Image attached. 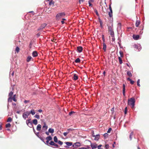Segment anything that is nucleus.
Here are the masks:
<instances>
[{
  "label": "nucleus",
  "mask_w": 149,
  "mask_h": 149,
  "mask_svg": "<svg viewBox=\"0 0 149 149\" xmlns=\"http://www.w3.org/2000/svg\"><path fill=\"white\" fill-rule=\"evenodd\" d=\"M68 130L69 131H70H70H73V130H74V129H68Z\"/></svg>",
  "instance_id": "obj_62"
},
{
  "label": "nucleus",
  "mask_w": 149,
  "mask_h": 149,
  "mask_svg": "<svg viewBox=\"0 0 149 149\" xmlns=\"http://www.w3.org/2000/svg\"><path fill=\"white\" fill-rule=\"evenodd\" d=\"M30 114V112L28 111L25 112L23 114V117L25 119H26Z\"/></svg>",
  "instance_id": "obj_3"
},
{
  "label": "nucleus",
  "mask_w": 149,
  "mask_h": 149,
  "mask_svg": "<svg viewBox=\"0 0 149 149\" xmlns=\"http://www.w3.org/2000/svg\"><path fill=\"white\" fill-rule=\"evenodd\" d=\"M130 83L131 84H133L134 83V81L131 80L130 81Z\"/></svg>",
  "instance_id": "obj_53"
},
{
  "label": "nucleus",
  "mask_w": 149,
  "mask_h": 149,
  "mask_svg": "<svg viewBox=\"0 0 149 149\" xmlns=\"http://www.w3.org/2000/svg\"><path fill=\"white\" fill-rule=\"evenodd\" d=\"M94 137H95V140H98L100 138V135H97L96 136L94 135Z\"/></svg>",
  "instance_id": "obj_18"
},
{
  "label": "nucleus",
  "mask_w": 149,
  "mask_h": 149,
  "mask_svg": "<svg viewBox=\"0 0 149 149\" xmlns=\"http://www.w3.org/2000/svg\"><path fill=\"white\" fill-rule=\"evenodd\" d=\"M123 93L124 96H125V86L124 84H123Z\"/></svg>",
  "instance_id": "obj_12"
},
{
  "label": "nucleus",
  "mask_w": 149,
  "mask_h": 149,
  "mask_svg": "<svg viewBox=\"0 0 149 149\" xmlns=\"http://www.w3.org/2000/svg\"><path fill=\"white\" fill-rule=\"evenodd\" d=\"M54 143H55L54 141H51L49 143V144L52 146H53Z\"/></svg>",
  "instance_id": "obj_42"
},
{
  "label": "nucleus",
  "mask_w": 149,
  "mask_h": 149,
  "mask_svg": "<svg viewBox=\"0 0 149 149\" xmlns=\"http://www.w3.org/2000/svg\"><path fill=\"white\" fill-rule=\"evenodd\" d=\"M80 62V60L79 58H77L75 60V62L76 63H79Z\"/></svg>",
  "instance_id": "obj_33"
},
{
  "label": "nucleus",
  "mask_w": 149,
  "mask_h": 149,
  "mask_svg": "<svg viewBox=\"0 0 149 149\" xmlns=\"http://www.w3.org/2000/svg\"><path fill=\"white\" fill-rule=\"evenodd\" d=\"M119 53L120 55V57H123V54L122 51H120L119 52Z\"/></svg>",
  "instance_id": "obj_37"
},
{
  "label": "nucleus",
  "mask_w": 149,
  "mask_h": 149,
  "mask_svg": "<svg viewBox=\"0 0 149 149\" xmlns=\"http://www.w3.org/2000/svg\"><path fill=\"white\" fill-rule=\"evenodd\" d=\"M133 38L135 40H137L139 38V35H134L133 36Z\"/></svg>",
  "instance_id": "obj_10"
},
{
  "label": "nucleus",
  "mask_w": 149,
  "mask_h": 149,
  "mask_svg": "<svg viewBox=\"0 0 149 149\" xmlns=\"http://www.w3.org/2000/svg\"><path fill=\"white\" fill-rule=\"evenodd\" d=\"M15 51L17 52V53H18L19 51V48L18 47H17L15 49Z\"/></svg>",
  "instance_id": "obj_40"
},
{
  "label": "nucleus",
  "mask_w": 149,
  "mask_h": 149,
  "mask_svg": "<svg viewBox=\"0 0 149 149\" xmlns=\"http://www.w3.org/2000/svg\"><path fill=\"white\" fill-rule=\"evenodd\" d=\"M29 100H25L24 101V102L25 103H26L28 102H29Z\"/></svg>",
  "instance_id": "obj_55"
},
{
  "label": "nucleus",
  "mask_w": 149,
  "mask_h": 149,
  "mask_svg": "<svg viewBox=\"0 0 149 149\" xmlns=\"http://www.w3.org/2000/svg\"><path fill=\"white\" fill-rule=\"evenodd\" d=\"M80 145H81V144L80 143L76 142V143H74V144L73 145V146L74 147H75V146H77V147L79 146H80Z\"/></svg>",
  "instance_id": "obj_14"
},
{
  "label": "nucleus",
  "mask_w": 149,
  "mask_h": 149,
  "mask_svg": "<svg viewBox=\"0 0 149 149\" xmlns=\"http://www.w3.org/2000/svg\"><path fill=\"white\" fill-rule=\"evenodd\" d=\"M48 132L49 133H53L54 132V130L53 129L50 128L48 130Z\"/></svg>",
  "instance_id": "obj_23"
},
{
  "label": "nucleus",
  "mask_w": 149,
  "mask_h": 149,
  "mask_svg": "<svg viewBox=\"0 0 149 149\" xmlns=\"http://www.w3.org/2000/svg\"><path fill=\"white\" fill-rule=\"evenodd\" d=\"M33 123L35 125H36L38 123V120L36 119H34L33 120Z\"/></svg>",
  "instance_id": "obj_26"
},
{
  "label": "nucleus",
  "mask_w": 149,
  "mask_h": 149,
  "mask_svg": "<svg viewBox=\"0 0 149 149\" xmlns=\"http://www.w3.org/2000/svg\"><path fill=\"white\" fill-rule=\"evenodd\" d=\"M16 96L15 95L13 97H12V98H13V100L15 101V102H16L17 101V99L15 98V96Z\"/></svg>",
  "instance_id": "obj_39"
},
{
  "label": "nucleus",
  "mask_w": 149,
  "mask_h": 149,
  "mask_svg": "<svg viewBox=\"0 0 149 149\" xmlns=\"http://www.w3.org/2000/svg\"><path fill=\"white\" fill-rule=\"evenodd\" d=\"M78 75L75 74H74L73 77V79L74 80H76L78 79Z\"/></svg>",
  "instance_id": "obj_15"
},
{
  "label": "nucleus",
  "mask_w": 149,
  "mask_h": 149,
  "mask_svg": "<svg viewBox=\"0 0 149 149\" xmlns=\"http://www.w3.org/2000/svg\"><path fill=\"white\" fill-rule=\"evenodd\" d=\"M127 107H126L125 108V109L124 112H125V114H127Z\"/></svg>",
  "instance_id": "obj_43"
},
{
  "label": "nucleus",
  "mask_w": 149,
  "mask_h": 149,
  "mask_svg": "<svg viewBox=\"0 0 149 149\" xmlns=\"http://www.w3.org/2000/svg\"><path fill=\"white\" fill-rule=\"evenodd\" d=\"M47 24L46 23H43L38 29V31H40L42 29L46 26Z\"/></svg>",
  "instance_id": "obj_4"
},
{
  "label": "nucleus",
  "mask_w": 149,
  "mask_h": 149,
  "mask_svg": "<svg viewBox=\"0 0 149 149\" xmlns=\"http://www.w3.org/2000/svg\"><path fill=\"white\" fill-rule=\"evenodd\" d=\"M108 134L107 133H105L104 134V136L105 137H107L108 136Z\"/></svg>",
  "instance_id": "obj_51"
},
{
  "label": "nucleus",
  "mask_w": 149,
  "mask_h": 149,
  "mask_svg": "<svg viewBox=\"0 0 149 149\" xmlns=\"http://www.w3.org/2000/svg\"><path fill=\"white\" fill-rule=\"evenodd\" d=\"M140 22L139 21H137L136 22L135 25L136 27H138L140 24Z\"/></svg>",
  "instance_id": "obj_28"
},
{
  "label": "nucleus",
  "mask_w": 149,
  "mask_h": 149,
  "mask_svg": "<svg viewBox=\"0 0 149 149\" xmlns=\"http://www.w3.org/2000/svg\"><path fill=\"white\" fill-rule=\"evenodd\" d=\"M40 35V33H38L36 34V36L38 37Z\"/></svg>",
  "instance_id": "obj_60"
},
{
  "label": "nucleus",
  "mask_w": 149,
  "mask_h": 149,
  "mask_svg": "<svg viewBox=\"0 0 149 149\" xmlns=\"http://www.w3.org/2000/svg\"><path fill=\"white\" fill-rule=\"evenodd\" d=\"M105 147L107 149H108L109 147V145L108 144L106 145Z\"/></svg>",
  "instance_id": "obj_50"
},
{
  "label": "nucleus",
  "mask_w": 149,
  "mask_h": 149,
  "mask_svg": "<svg viewBox=\"0 0 149 149\" xmlns=\"http://www.w3.org/2000/svg\"><path fill=\"white\" fill-rule=\"evenodd\" d=\"M127 74L130 77L132 76V74L130 71H128L127 72Z\"/></svg>",
  "instance_id": "obj_21"
},
{
  "label": "nucleus",
  "mask_w": 149,
  "mask_h": 149,
  "mask_svg": "<svg viewBox=\"0 0 149 149\" xmlns=\"http://www.w3.org/2000/svg\"><path fill=\"white\" fill-rule=\"evenodd\" d=\"M109 32L110 34L111 35V37H113L114 36V34L113 31Z\"/></svg>",
  "instance_id": "obj_24"
},
{
  "label": "nucleus",
  "mask_w": 149,
  "mask_h": 149,
  "mask_svg": "<svg viewBox=\"0 0 149 149\" xmlns=\"http://www.w3.org/2000/svg\"><path fill=\"white\" fill-rule=\"evenodd\" d=\"M118 59H119L120 64H121L122 63V59L120 57H119Z\"/></svg>",
  "instance_id": "obj_38"
},
{
  "label": "nucleus",
  "mask_w": 149,
  "mask_h": 149,
  "mask_svg": "<svg viewBox=\"0 0 149 149\" xmlns=\"http://www.w3.org/2000/svg\"><path fill=\"white\" fill-rule=\"evenodd\" d=\"M30 114L31 113L33 115H34L36 113L34 109L31 110L30 112Z\"/></svg>",
  "instance_id": "obj_29"
},
{
  "label": "nucleus",
  "mask_w": 149,
  "mask_h": 149,
  "mask_svg": "<svg viewBox=\"0 0 149 149\" xmlns=\"http://www.w3.org/2000/svg\"><path fill=\"white\" fill-rule=\"evenodd\" d=\"M13 92H10L9 94L8 97H12V95H13Z\"/></svg>",
  "instance_id": "obj_32"
},
{
  "label": "nucleus",
  "mask_w": 149,
  "mask_h": 149,
  "mask_svg": "<svg viewBox=\"0 0 149 149\" xmlns=\"http://www.w3.org/2000/svg\"><path fill=\"white\" fill-rule=\"evenodd\" d=\"M31 119L27 120L26 123L27 125L30 127H32L33 126L32 123L31 122Z\"/></svg>",
  "instance_id": "obj_5"
},
{
  "label": "nucleus",
  "mask_w": 149,
  "mask_h": 149,
  "mask_svg": "<svg viewBox=\"0 0 149 149\" xmlns=\"http://www.w3.org/2000/svg\"><path fill=\"white\" fill-rule=\"evenodd\" d=\"M65 15V14L64 12L58 13L56 15V19L59 20L61 18L63 17Z\"/></svg>",
  "instance_id": "obj_2"
},
{
  "label": "nucleus",
  "mask_w": 149,
  "mask_h": 149,
  "mask_svg": "<svg viewBox=\"0 0 149 149\" xmlns=\"http://www.w3.org/2000/svg\"><path fill=\"white\" fill-rule=\"evenodd\" d=\"M48 1H49V5H51L52 4L54 5V2L52 0H48Z\"/></svg>",
  "instance_id": "obj_30"
},
{
  "label": "nucleus",
  "mask_w": 149,
  "mask_h": 149,
  "mask_svg": "<svg viewBox=\"0 0 149 149\" xmlns=\"http://www.w3.org/2000/svg\"><path fill=\"white\" fill-rule=\"evenodd\" d=\"M67 146H70L72 145V143L71 142H66L65 143Z\"/></svg>",
  "instance_id": "obj_19"
},
{
  "label": "nucleus",
  "mask_w": 149,
  "mask_h": 149,
  "mask_svg": "<svg viewBox=\"0 0 149 149\" xmlns=\"http://www.w3.org/2000/svg\"><path fill=\"white\" fill-rule=\"evenodd\" d=\"M113 31V26L112 25L111 26H109L108 27V31L110 32Z\"/></svg>",
  "instance_id": "obj_13"
},
{
  "label": "nucleus",
  "mask_w": 149,
  "mask_h": 149,
  "mask_svg": "<svg viewBox=\"0 0 149 149\" xmlns=\"http://www.w3.org/2000/svg\"><path fill=\"white\" fill-rule=\"evenodd\" d=\"M13 100V98H12V97H9L8 99V102H12Z\"/></svg>",
  "instance_id": "obj_41"
},
{
  "label": "nucleus",
  "mask_w": 149,
  "mask_h": 149,
  "mask_svg": "<svg viewBox=\"0 0 149 149\" xmlns=\"http://www.w3.org/2000/svg\"><path fill=\"white\" fill-rule=\"evenodd\" d=\"M102 146V145H100L99 146H97V148H98V149H100V147Z\"/></svg>",
  "instance_id": "obj_58"
},
{
  "label": "nucleus",
  "mask_w": 149,
  "mask_h": 149,
  "mask_svg": "<svg viewBox=\"0 0 149 149\" xmlns=\"http://www.w3.org/2000/svg\"><path fill=\"white\" fill-rule=\"evenodd\" d=\"M6 128H10L11 127V125L9 123H8L6 125Z\"/></svg>",
  "instance_id": "obj_35"
},
{
  "label": "nucleus",
  "mask_w": 149,
  "mask_h": 149,
  "mask_svg": "<svg viewBox=\"0 0 149 149\" xmlns=\"http://www.w3.org/2000/svg\"><path fill=\"white\" fill-rule=\"evenodd\" d=\"M58 143L61 145L63 144V142L60 141H58Z\"/></svg>",
  "instance_id": "obj_46"
},
{
  "label": "nucleus",
  "mask_w": 149,
  "mask_h": 149,
  "mask_svg": "<svg viewBox=\"0 0 149 149\" xmlns=\"http://www.w3.org/2000/svg\"><path fill=\"white\" fill-rule=\"evenodd\" d=\"M133 46L134 48L138 49L139 51H140L141 49V47L140 45L134 44Z\"/></svg>",
  "instance_id": "obj_6"
},
{
  "label": "nucleus",
  "mask_w": 149,
  "mask_h": 149,
  "mask_svg": "<svg viewBox=\"0 0 149 149\" xmlns=\"http://www.w3.org/2000/svg\"><path fill=\"white\" fill-rule=\"evenodd\" d=\"M75 113V112H74V111H71L69 113V115L70 116H71L72 114H73V113Z\"/></svg>",
  "instance_id": "obj_47"
},
{
  "label": "nucleus",
  "mask_w": 149,
  "mask_h": 149,
  "mask_svg": "<svg viewBox=\"0 0 149 149\" xmlns=\"http://www.w3.org/2000/svg\"><path fill=\"white\" fill-rule=\"evenodd\" d=\"M77 49L78 52H81L83 50V48L81 46H78L77 47Z\"/></svg>",
  "instance_id": "obj_8"
},
{
  "label": "nucleus",
  "mask_w": 149,
  "mask_h": 149,
  "mask_svg": "<svg viewBox=\"0 0 149 149\" xmlns=\"http://www.w3.org/2000/svg\"><path fill=\"white\" fill-rule=\"evenodd\" d=\"M88 2L89 4V6H92V4L90 2Z\"/></svg>",
  "instance_id": "obj_63"
},
{
  "label": "nucleus",
  "mask_w": 149,
  "mask_h": 149,
  "mask_svg": "<svg viewBox=\"0 0 149 149\" xmlns=\"http://www.w3.org/2000/svg\"><path fill=\"white\" fill-rule=\"evenodd\" d=\"M109 10H112V8L111 7V5L110 4L109 6Z\"/></svg>",
  "instance_id": "obj_59"
},
{
  "label": "nucleus",
  "mask_w": 149,
  "mask_h": 149,
  "mask_svg": "<svg viewBox=\"0 0 149 149\" xmlns=\"http://www.w3.org/2000/svg\"><path fill=\"white\" fill-rule=\"evenodd\" d=\"M33 58L30 56H28L26 59V61L27 62H29L31 61H33Z\"/></svg>",
  "instance_id": "obj_11"
},
{
  "label": "nucleus",
  "mask_w": 149,
  "mask_h": 149,
  "mask_svg": "<svg viewBox=\"0 0 149 149\" xmlns=\"http://www.w3.org/2000/svg\"><path fill=\"white\" fill-rule=\"evenodd\" d=\"M109 15L110 17L112 16V10H110V11L109 12Z\"/></svg>",
  "instance_id": "obj_27"
},
{
  "label": "nucleus",
  "mask_w": 149,
  "mask_h": 149,
  "mask_svg": "<svg viewBox=\"0 0 149 149\" xmlns=\"http://www.w3.org/2000/svg\"><path fill=\"white\" fill-rule=\"evenodd\" d=\"M49 132H45V134L47 135H49Z\"/></svg>",
  "instance_id": "obj_64"
},
{
  "label": "nucleus",
  "mask_w": 149,
  "mask_h": 149,
  "mask_svg": "<svg viewBox=\"0 0 149 149\" xmlns=\"http://www.w3.org/2000/svg\"><path fill=\"white\" fill-rule=\"evenodd\" d=\"M63 134L65 136H66L68 134L66 132H65L63 133Z\"/></svg>",
  "instance_id": "obj_57"
},
{
  "label": "nucleus",
  "mask_w": 149,
  "mask_h": 149,
  "mask_svg": "<svg viewBox=\"0 0 149 149\" xmlns=\"http://www.w3.org/2000/svg\"><path fill=\"white\" fill-rule=\"evenodd\" d=\"M102 39L103 41V42H105V39L104 38V35H102Z\"/></svg>",
  "instance_id": "obj_49"
},
{
  "label": "nucleus",
  "mask_w": 149,
  "mask_h": 149,
  "mask_svg": "<svg viewBox=\"0 0 149 149\" xmlns=\"http://www.w3.org/2000/svg\"><path fill=\"white\" fill-rule=\"evenodd\" d=\"M39 134V133L38 132L37 133V134H36V135L38 136V137L43 141V142H44V139L43 138H42V137H41V136H38L37 135V134Z\"/></svg>",
  "instance_id": "obj_31"
},
{
  "label": "nucleus",
  "mask_w": 149,
  "mask_h": 149,
  "mask_svg": "<svg viewBox=\"0 0 149 149\" xmlns=\"http://www.w3.org/2000/svg\"><path fill=\"white\" fill-rule=\"evenodd\" d=\"M84 1V0H79V2L80 4L81 3L83 2Z\"/></svg>",
  "instance_id": "obj_52"
},
{
  "label": "nucleus",
  "mask_w": 149,
  "mask_h": 149,
  "mask_svg": "<svg viewBox=\"0 0 149 149\" xmlns=\"http://www.w3.org/2000/svg\"><path fill=\"white\" fill-rule=\"evenodd\" d=\"M111 130H112V129L111 128H109L107 131V132L108 133H110L111 131Z\"/></svg>",
  "instance_id": "obj_48"
},
{
  "label": "nucleus",
  "mask_w": 149,
  "mask_h": 149,
  "mask_svg": "<svg viewBox=\"0 0 149 149\" xmlns=\"http://www.w3.org/2000/svg\"><path fill=\"white\" fill-rule=\"evenodd\" d=\"M53 146L56 147H58V145L55 143L54 144Z\"/></svg>",
  "instance_id": "obj_54"
},
{
  "label": "nucleus",
  "mask_w": 149,
  "mask_h": 149,
  "mask_svg": "<svg viewBox=\"0 0 149 149\" xmlns=\"http://www.w3.org/2000/svg\"><path fill=\"white\" fill-rule=\"evenodd\" d=\"M46 139L47 140L49 141L52 140V138L51 136H48L46 138Z\"/></svg>",
  "instance_id": "obj_20"
},
{
  "label": "nucleus",
  "mask_w": 149,
  "mask_h": 149,
  "mask_svg": "<svg viewBox=\"0 0 149 149\" xmlns=\"http://www.w3.org/2000/svg\"><path fill=\"white\" fill-rule=\"evenodd\" d=\"M128 105L131 106V108L134 109L135 102V99L134 97H131L130 99H128Z\"/></svg>",
  "instance_id": "obj_1"
},
{
  "label": "nucleus",
  "mask_w": 149,
  "mask_h": 149,
  "mask_svg": "<svg viewBox=\"0 0 149 149\" xmlns=\"http://www.w3.org/2000/svg\"><path fill=\"white\" fill-rule=\"evenodd\" d=\"M96 14L98 16V12L97 11V10H95V11Z\"/></svg>",
  "instance_id": "obj_61"
},
{
  "label": "nucleus",
  "mask_w": 149,
  "mask_h": 149,
  "mask_svg": "<svg viewBox=\"0 0 149 149\" xmlns=\"http://www.w3.org/2000/svg\"><path fill=\"white\" fill-rule=\"evenodd\" d=\"M54 140L55 142L56 143L58 142V139L56 136H54Z\"/></svg>",
  "instance_id": "obj_34"
},
{
  "label": "nucleus",
  "mask_w": 149,
  "mask_h": 149,
  "mask_svg": "<svg viewBox=\"0 0 149 149\" xmlns=\"http://www.w3.org/2000/svg\"><path fill=\"white\" fill-rule=\"evenodd\" d=\"M48 126L46 125L45 123H44V125L42 126V132L45 131L47 129Z\"/></svg>",
  "instance_id": "obj_7"
},
{
  "label": "nucleus",
  "mask_w": 149,
  "mask_h": 149,
  "mask_svg": "<svg viewBox=\"0 0 149 149\" xmlns=\"http://www.w3.org/2000/svg\"><path fill=\"white\" fill-rule=\"evenodd\" d=\"M134 133L133 132H132L130 134V140H131L132 139V136L133 135Z\"/></svg>",
  "instance_id": "obj_25"
},
{
  "label": "nucleus",
  "mask_w": 149,
  "mask_h": 149,
  "mask_svg": "<svg viewBox=\"0 0 149 149\" xmlns=\"http://www.w3.org/2000/svg\"><path fill=\"white\" fill-rule=\"evenodd\" d=\"M34 117L38 119H39L40 118V116L39 115H36Z\"/></svg>",
  "instance_id": "obj_44"
},
{
  "label": "nucleus",
  "mask_w": 149,
  "mask_h": 149,
  "mask_svg": "<svg viewBox=\"0 0 149 149\" xmlns=\"http://www.w3.org/2000/svg\"><path fill=\"white\" fill-rule=\"evenodd\" d=\"M139 83H140V79H139L137 81V85L139 86H140V84H139Z\"/></svg>",
  "instance_id": "obj_45"
},
{
  "label": "nucleus",
  "mask_w": 149,
  "mask_h": 149,
  "mask_svg": "<svg viewBox=\"0 0 149 149\" xmlns=\"http://www.w3.org/2000/svg\"><path fill=\"white\" fill-rule=\"evenodd\" d=\"M112 37V41L113 42L114 41H115V38H114V36H113V37Z\"/></svg>",
  "instance_id": "obj_56"
},
{
  "label": "nucleus",
  "mask_w": 149,
  "mask_h": 149,
  "mask_svg": "<svg viewBox=\"0 0 149 149\" xmlns=\"http://www.w3.org/2000/svg\"><path fill=\"white\" fill-rule=\"evenodd\" d=\"M91 146L92 148V149L96 148L97 147V145L96 144H91Z\"/></svg>",
  "instance_id": "obj_16"
},
{
  "label": "nucleus",
  "mask_w": 149,
  "mask_h": 149,
  "mask_svg": "<svg viewBox=\"0 0 149 149\" xmlns=\"http://www.w3.org/2000/svg\"><path fill=\"white\" fill-rule=\"evenodd\" d=\"M32 55L33 57H37L38 55L37 52L36 51H34L32 53Z\"/></svg>",
  "instance_id": "obj_9"
},
{
  "label": "nucleus",
  "mask_w": 149,
  "mask_h": 149,
  "mask_svg": "<svg viewBox=\"0 0 149 149\" xmlns=\"http://www.w3.org/2000/svg\"><path fill=\"white\" fill-rule=\"evenodd\" d=\"M12 120V118L11 117H10L8 118L7 121V122H11Z\"/></svg>",
  "instance_id": "obj_36"
},
{
  "label": "nucleus",
  "mask_w": 149,
  "mask_h": 149,
  "mask_svg": "<svg viewBox=\"0 0 149 149\" xmlns=\"http://www.w3.org/2000/svg\"><path fill=\"white\" fill-rule=\"evenodd\" d=\"M41 125L40 124H38L37 127V130L38 131H40L41 130Z\"/></svg>",
  "instance_id": "obj_17"
},
{
  "label": "nucleus",
  "mask_w": 149,
  "mask_h": 149,
  "mask_svg": "<svg viewBox=\"0 0 149 149\" xmlns=\"http://www.w3.org/2000/svg\"><path fill=\"white\" fill-rule=\"evenodd\" d=\"M102 45L103 46V49L105 51L106 49V45L104 42L102 43Z\"/></svg>",
  "instance_id": "obj_22"
}]
</instances>
